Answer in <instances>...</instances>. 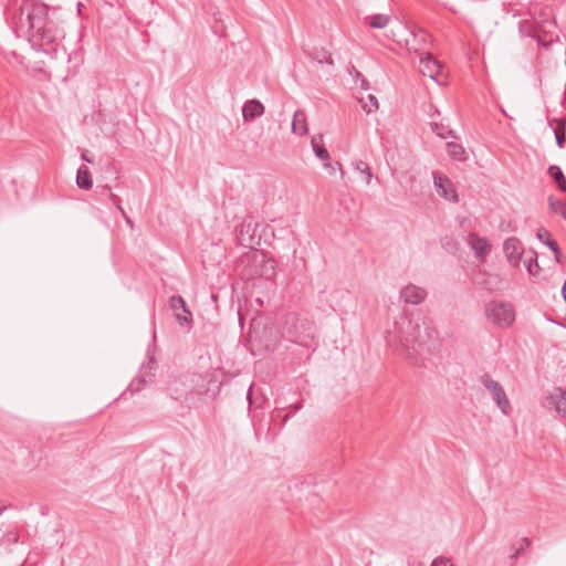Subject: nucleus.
<instances>
[{"instance_id":"9","label":"nucleus","mask_w":566,"mask_h":566,"mask_svg":"<svg viewBox=\"0 0 566 566\" xmlns=\"http://www.w3.org/2000/svg\"><path fill=\"white\" fill-rule=\"evenodd\" d=\"M468 245L473 250L474 256L484 262L491 251V244L486 238L480 237L478 233L471 232L467 238Z\"/></svg>"},{"instance_id":"17","label":"nucleus","mask_w":566,"mask_h":566,"mask_svg":"<svg viewBox=\"0 0 566 566\" xmlns=\"http://www.w3.org/2000/svg\"><path fill=\"white\" fill-rule=\"evenodd\" d=\"M391 20L389 14L376 13L365 17V22L373 29H384Z\"/></svg>"},{"instance_id":"40","label":"nucleus","mask_w":566,"mask_h":566,"mask_svg":"<svg viewBox=\"0 0 566 566\" xmlns=\"http://www.w3.org/2000/svg\"><path fill=\"white\" fill-rule=\"evenodd\" d=\"M139 381L144 384L147 382L146 375H142Z\"/></svg>"},{"instance_id":"31","label":"nucleus","mask_w":566,"mask_h":566,"mask_svg":"<svg viewBox=\"0 0 566 566\" xmlns=\"http://www.w3.org/2000/svg\"><path fill=\"white\" fill-rule=\"evenodd\" d=\"M531 546V541L527 537H523L521 539V545L518 548L514 549V552L510 555L511 559L517 558L526 548Z\"/></svg>"},{"instance_id":"32","label":"nucleus","mask_w":566,"mask_h":566,"mask_svg":"<svg viewBox=\"0 0 566 566\" xmlns=\"http://www.w3.org/2000/svg\"><path fill=\"white\" fill-rule=\"evenodd\" d=\"M248 264L245 265V268L243 269L242 271V276L247 280V273L248 272H259L260 271V268H254L252 265V254L249 255L248 258Z\"/></svg>"},{"instance_id":"18","label":"nucleus","mask_w":566,"mask_h":566,"mask_svg":"<svg viewBox=\"0 0 566 566\" xmlns=\"http://www.w3.org/2000/svg\"><path fill=\"white\" fill-rule=\"evenodd\" d=\"M547 174L555 181L557 188L562 192H566V177L562 169L557 165H551L547 169Z\"/></svg>"},{"instance_id":"8","label":"nucleus","mask_w":566,"mask_h":566,"mask_svg":"<svg viewBox=\"0 0 566 566\" xmlns=\"http://www.w3.org/2000/svg\"><path fill=\"white\" fill-rule=\"evenodd\" d=\"M503 252L509 263L513 268L520 266L522 258L525 255L522 242L517 238H509L503 243Z\"/></svg>"},{"instance_id":"15","label":"nucleus","mask_w":566,"mask_h":566,"mask_svg":"<svg viewBox=\"0 0 566 566\" xmlns=\"http://www.w3.org/2000/svg\"><path fill=\"white\" fill-rule=\"evenodd\" d=\"M292 132L296 135L303 136L308 132L306 123V114L303 109H297L293 115Z\"/></svg>"},{"instance_id":"11","label":"nucleus","mask_w":566,"mask_h":566,"mask_svg":"<svg viewBox=\"0 0 566 566\" xmlns=\"http://www.w3.org/2000/svg\"><path fill=\"white\" fill-rule=\"evenodd\" d=\"M547 405L554 407L556 412L566 417V389L556 387L552 394L546 398Z\"/></svg>"},{"instance_id":"28","label":"nucleus","mask_w":566,"mask_h":566,"mask_svg":"<svg viewBox=\"0 0 566 566\" xmlns=\"http://www.w3.org/2000/svg\"><path fill=\"white\" fill-rule=\"evenodd\" d=\"M549 207L552 211L560 214L564 219H566V201L549 197Z\"/></svg>"},{"instance_id":"42","label":"nucleus","mask_w":566,"mask_h":566,"mask_svg":"<svg viewBox=\"0 0 566 566\" xmlns=\"http://www.w3.org/2000/svg\"><path fill=\"white\" fill-rule=\"evenodd\" d=\"M4 510H6V506L0 509V515L3 513Z\"/></svg>"},{"instance_id":"1","label":"nucleus","mask_w":566,"mask_h":566,"mask_svg":"<svg viewBox=\"0 0 566 566\" xmlns=\"http://www.w3.org/2000/svg\"><path fill=\"white\" fill-rule=\"evenodd\" d=\"M25 17L29 41L45 53L55 52L65 38L63 13L38 0H25L20 8V20Z\"/></svg>"},{"instance_id":"19","label":"nucleus","mask_w":566,"mask_h":566,"mask_svg":"<svg viewBox=\"0 0 566 566\" xmlns=\"http://www.w3.org/2000/svg\"><path fill=\"white\" fill-rule=\"evenodd\" d=\"M76 184H77L78 188L85 189V190L91 189L92 186H93V181H92V177H91L90 170L84 165H82L77 169Z\"/></svg>"},{"instance_id":"39","label":"nucleus","mask_w":566,"mask_h":566,"mask_svg":"<svg viewBox=\"0 0 566 566\" xmlns=\"http://www.w3.org/2000/svg\"><path fill=\"white\" fill-rule=\"evenodd\" d=\"M82 159H83V160H85L86 163L92 164V159L87 156V154H86V153H83V154H82Z\"/></svg>"},{"instance_id":"7","label":"nucleus","mask_w":566,"mask_h":566,"mask_svg":"<svg viewBox=\"0 0 566 566\" xmlns=\"http://www.w3.org/2000/svg\"><path fill=\"white\" fill-rule=\"evenodd\" d=\"M433 184L440 197L451 202H458L457 189L448 176L441 172H433Z\"/></svg>"},{"instance_id":"43","label":"nucleus","mask_w":566,"mask_h":566,"mask_svg":"<svg viewBox=\"0 0 566 566\" xmlns=\"http://www.w3.org/2000/svg\"><path fill=\"white\" fill-rule=\"evenodd\" d=\"M438 135L443 138L446 137L442 133H438Z\"/></svg>"},{"instance_id":"2","label":"nucleus","mask_w":566,"mask_h":566,"mask_svg":"<svg viewBox=\"0 0 566 566\" xmlns=\"http://www.w3.org/2000/svg\"><path fill=\"white\" fill-rule=\"evenodd\" d=\"M397 340L401 349L418 363L424 360L440 349L438 331L426 318L412 319L400 314L388 333V342Z\"/></svg>"},{"instance_id":"20","label":"nucleus","mask_w":566,"mask_h":566,"mask_svg":"<svg viewBox=\"0 0 566 566\" xmlns=\"http://www.w3.org/2000/svg\"><path fill=\"white\" fill-rule=\"evenodd\" d=\"M524 264L528 274L535 276L539 273V265L537 262V253L534 250H528L525 253Z\"/></svg>"},{"instance_id":"26","label":"nucleus","mask_w":566,"mask_h":566,"mask_svg":"<svg viewBox=\"0 0 566 566\" xmlns=\"http://www.w3.org/2000/svg\"><path fill=\"white\" fill-rule=\"evenodd\" d=\"M250 224H241L237 231H238V240L239 242L244 245V247H250L252 248L253 245V237H249L248 241L244 239V235H245V232L249 233L250 231Z\"/></svg>"},{"instance_id":"25","label":"nucleus","mask_w":566,"mask_h":566,"mask_svg":"<svg viewBox=\"0 0 566 566\" xmlns=\"http://www.w3.org/2000/svg\"><path fill=\"white\" fill-rule=\"evenodd\" d=\"M421 63L428 70L429 76L433 78L434 72L438 71V69L440 67L439 61L436 60L433 56L428 55L424 59H421Z\"/></svg>"},{"instance_id":"38","label":"nucleus","mask_w":566,"mask_h":566,"mask_svg":"<svg viewBox=\"0 0 566 566\" xmlns=\"http://www.w3.org/2000/svg\"><path fill=\"white\" fill-rule=\"evenodd\" d=\"M562 295H563V298L566 303V281L564 282L563 286H562Z\"/></svg>"},{"instance_id":"27","label":"nucleus","mask_w":566,"mask_h":566,"mask_svg":"<svg viewBox=\"0 0 566 566\" xmlns=\"http://www.w3.org/2000/svg\"><path fill=\"white\" fill-rule=\"evenodd\" d=\"M355 170L358 171V172H361L365 175V182L367 185L370 184L371 179H373V172H371V169L369 167V165L363 160H358L355 163Z\"/></svg>"},{"instance_id":"16","label":"nucleus","mask_w":566,"mask_h":566,"mask_svg":"<svg viewBox=\"0 0 566 566\" xmlns=\"http://www.w3.org/2000/svg\"><path fill=\"white\" fill-rule=\"evenodd\" d=\"M556 127L553 129L556 145L559 148H564L566 145V117L560 119H554ZM553 120L548 119V125L552 126Z\"/></svg>"},{"instance_id":"37","label":"nucleus","mask_w":566,"mask_h":566,"mask_svg":"<svg viewBox=\"0 0 566 566\" xmlns=\"http://www.w3.org/2000/svg\"><path fill=\"white\" fill-rule=\"evenodd\" d=\"M292 411H298L303 408V403L302 402H297V403H294V405H291L289 407Z\"/></svg>"},{"instance_id":"13","label":"nucleus","mask_w":566,"mask_h":566,"mask_svg":"<svg viewBox=\"0 0 566 566\" xmlns=\"http://www.w3.org/2000/svg\"><path fill=\"white\" fill-rule=\"evenodd\" d=\"M264 111V105L259 99H250L243 104L242 117L245 122H250L262 116Z\"/></svg>"},{"instance_id":"35","label":"nucleus","mask_w":566,"mask_h":566,"mask_svg":"<svg viewBox=\"0 0 566 566\" xmlns=\"http://www.w3.org/2000/svg\"><path fill=\"white\" fill-rule=\"evenodd\" d=\"M122 217L124 218L126 224L130 228V229H134V222L133 220L127 216L126 211H124V213H120Z\"/></svg>"},{"instance_id":"23","label":"nucleus","mask_w":566,"mask_h":566,"mask_svg":"<svg viewBox=\"0 0 566 566\" xmlns=\"http://www.w3.org/2000/svg\"><path fill=\"white\" fill-rule=\"evenodd\" d=\"M448 155L455 160H462L464 155V148L454 142L447 143Z\"/></svg>"},{"instance_id":"5","label":"nucleus","mask_w":566,"mask_h":566,"mask_svg":"<svg viewBox=\"0 0 566 566\" xmlns=\"http://www.w3.org/2000/svg\"><path fill=\"white\" fill-rule=\"evenodd\" d=\"M481 382L491 394L494 402L504 415H509L512 407L502 385L494 380L489 374L481 376Z\"/></svg>"},{"instance_id":"14","label":"nucleus","mask_w":566,"mask_h":566,"mask_svg":"<svg viewBox=\"0 0 566 566\" xmlns=\"http://www.w3.org/2000/svg\"><path fill=\"white\" fill-rule=\"evenodd\" d=\"M537 239L539 241H542L544 244H546L548 247V249H551V251L554 253V256H555V261L559 264L563 263L562 261V251L557 244V242L555 240H552L551 239V233L549 231L545 230V229H539L537 231Z\"/></svg>"},{"instance_id":"10","label":"nucleus","mask_w":566,"mask_h":566,"mask_svg":"<svg viewBox=\"0 0 566 566\" xmlns=\"http://www.w3.org/2000/svg\"><path fill=\"white\" fill-rule=\"evenodd\" d=\"M426 296V290L413 284H408L400 291V298L412 305L422 303Z\"/></svg>"},{"instance_id":"3","label":"nucleus","mask_w":566,"mask_h":566,"mask_svg":"<svg viewBox=\"0 0 566 566\" xmlns=\"http://www.w3.org/2000/svg\"><path fill=\"white\" fill-rule=\"evenodd\" d=\"M283 335L293 344L305 349V358L308 359L311 353L317 347L315 337V325L306 317L289 314L283 327Z\"/></svg>"},{"instance_id":"21","label":"nucleus","mask_w":566,"mask_h":566,"mask_svg":"<svg viewBox=\"0 0 566 566\" xmlns=\"http://www.w3.org/2000/svg\"><path fill=\"white\" fill-rule=\"evenodd\" d=\"M323 140V136L322 135H318V136H313L312 137V148H313V151L315 153V155L322 159V160H327L329 159V154L327 151V149L323 146V145H319L318 142H322Z\"/></svg>"},{"instance_id":"4","label":"nucleus","mask_w":566,"mask_h":566,"mask_svg":"<svg viewBox=\"0 0 566 566\" xmlns=\"http://www.w3.org/2000/svg\"><path fill=\"white\" fill-rule=\"evenodd\" d=\"M485 315L492 324L502 328L509 327L515 319L514 307L507 302H489Z\"/></svg>"},{"instance_id":"12","label":"nucleus","mask_w":566,"mask_h":566,"mask_svg":"<svg viewBox=\"0 0 566 566\" xmlns=\"http://www.w3.org/2000/svg\"><path fill=\"white\" fill-rule=\"evenodd\" d=\"M169 305L175 312H177L178 310H181L184 312V315L176 313V319L179 322L180 325H184L185 323L189 324L191 322L192 314L188 310L186 301L182 298V296H171L169 298Z\"/></svg>"},{"instance_id":"33","label":"nucleus","mask_w":566,"mask_h":566,"mask_svg":"<svg viewBox=\"0 0 566 566\" xmlns=\"http://www.w3.org/2000/svg\"><path fill=\"white\" fill-rule=\"evenodd\" d=\"M431 566H453V564L450 558L438 557L432 562Z\"/></svg>"},{"instance_id":"36","label":"nucleus","mask_w":566,"mask_h":566,"mask_svg":"<svg viewBox=\"0 0 566 566\" xmlns=\"http://www.w3.org/2000/svg\"><path fill=\"white\" fill-rule=\"evenodd\" d=\"M289 417H290V415H289V413H286V415H284V416L280 419V424H279L280 429H282V428L286 424V422H287V420H289Z\"/></svg>"},{"instance_id":"41","label":"nucleus","mask_w":566,"mask_h":566,"mask_svg":"<svg viewBox=\"0 0 566 566\" xmlns=\"http://www.w3.org/2000/svg\"><path fill=\"white\" fill-rule=\"evenodd\" d=\"M272 418L274 421H276V419L280 418V411H277L275 415H273Z\"/></svg>"},{"instance_id":"34","label":"nucleus","mask_w":566,"mask_h":566,"mask_svg":"<svg viewBox=\"0 0 566 566\" xmlns=\"http://www.w3.org/2000/svg\"><path fill=\"white\" fill-rule=\"evenodd\" d=\"M356 76H357V78H360V87L364 90H368L369 88L368 81L358 71H356Z\"/></svg>"},{"instance_id":"29","label":"nucleus","mask_w":566,"mask_h":566,"mask_svg":"<svg viewBox=\"0 0 566 566\" xmlns=\"http://www.w3.org/2000/svg\"><path fill=\"white\" fill-rule=\"evenodd\" d=\"M101 193H108L109 196V199L112 200V202L114 203V206L116 207V209L120 212V213H124V208L122 207V201H120V198L113 193L111 191V188L106 185V186H103L102 189H101Z\"/></svg>"},{"instance_id":"22","label":"nucleus","mask_w":566,"mask_h":566,"mask_svg":"<svg viewBox=\"0 0 566 566\" xmlns=\"http://www.w3.org/2000/svg\"><path fill=\"white\" fill-rule=\"evenodd\" d=\"M359 103L361 108L367 113H371L378 108V99L373 94H368L366 97H360Z\"/></svg>"},{"instance_id":"30","label":"nucleus","mask_w":566,"mask_h":566,"mask_svg":"<svg viewBox=\"0 0 566 566\" xmlns=\"http://www.w3.org/2000/svg\"><path fill=\"white\" fill-rule=\"evenodd\" d=\"M19 533L15 531H8L0 537V545L1 544H15L19 542Z\"/></svg>"},{"instance_id":"24","label":"nucleus","mask_w":566,"mask_h":566,"mask_svg":"<svg viewBox=\"0 0 566 566\" xmlns=\"http://www.w3.org/2000/svg\"><path fill=\"white\" fill-rule=\"evenodd\" d=\"M305 54L312 61H315L319 64H322V63L333 64V60L326 51H321V52H315V53L306 51Z\"/></svg>"},{"instance_id":"6","label":"nucleus","mask_w":566,"mask_h":566,"mask_svg":"<svg viewBox=\"0 0 566 566\" xmlns=\"http://www.w3.org/2000/svg\"><path fill=\"white\" fill-rule=\"evenodd\" d=\"M252 265L254 268H260L259 272H248L247 280H252L254 277H265L266 280H272L275 276V261L272 259H266L265 255L258 253H252Z\"/></svg>"}]
</instances>
